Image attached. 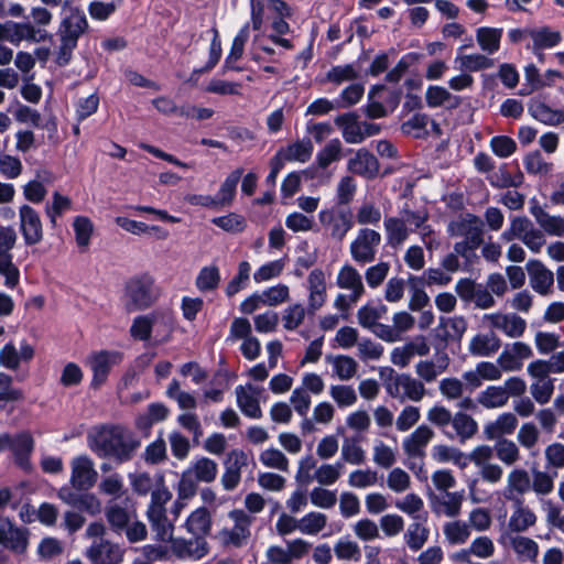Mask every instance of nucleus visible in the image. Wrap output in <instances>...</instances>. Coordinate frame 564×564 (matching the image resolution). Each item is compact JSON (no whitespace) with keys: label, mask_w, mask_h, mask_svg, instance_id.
I'll use <instances>...</instances> for the list:
<instances>
[{"label":"nucleus","mask_w":564,"mask_h":564,"mask_svg":"<svg viewBox=\"0 0 564 564\" xmlns=\"http://www.w3.org/2000/svg\"><path fill=\"white\" fill-rule=\"evenodd\" d=\"M140 446V442L121 426H106L89 436V447L99 456L127 460Z\"/></svg>","instance_id":"obj_1"},{"label":"nucleus","mask_w":564,"mask_h":564,"mask_svg":"<svg viewBox=\"0 0 564 564\" xmlns=\"http://www.w3.org/2000/svg\"><path fill=\"white\" fill-rule=\"evenodd\" d=\"M61 14V45L57 63L65 65L68 63L72 52L77 46L78 39L87 31L88 21L84 11L76 7L70 0L63 2Z\"/></svg>","instance_id":"obj_2"},{"label":"nucleus","mask_w":564,"mask_h":564,"mask_svg":"<svg viewBox=\"0 0 564 564\" xmlns=\"http://www.w3.org/2000/svg\"><path fill=\"white\" fill-rule=\"evenodd\" d=\"M173 330V316L167 310H156L137 316L130 326V335L141 341H166Z\"/></svg>","instance_id":"obj_3"},{"label":"nucleus","mask_w":564,"mask_h":564,"mask_svg":"<svg viewBox=\"0 0 564 564\" xmlns=\"http://www.w3.org/2000/svg\"><path fill=\"white\" fill-rule=\"evenodd\" d=\"M160 297V290L150 274L130 278L123 290L126 307L129 312L147 310Z\"/></svg>","instance_id":"obj_4"},{"label":"nucleus","mask_w":564,"mask_h":564,"mask_svg":"<svg viewBox=\"0 0 564 564\" xmlns=\"http://www.w3.org/2000/svg\"><path fill=\"white\" fill-rule=\"evenodd\" d=\"M218 474V465L215 460L200 456L194 458L182 473L180 491L183 497H194L198 482H213Z\"/></svg>","instance_id":"obj_5"},{"label":"nucleus","mask_w":564,"mask_h":564,"mask_svg":"<svg viewBox=\"0 0 564 564\" xmlns=\"http://www.w3.org/2000/svg\"><path fill=\"white\" fill-rule=\"evenodd\" d=\"M405 101L403 110L406 115H413L405 119L402 124V132L413 138H420L423 133V117L420 113L421 107V79L420 77L405 82Z\"/></svg>","instance_id":"obj_6"},{"label":"nucleus","mask_w":564,"mask_h":564,"mask_svg":"<svg viewBox=\"0 0 564 564\" xmlns=\"http://www.w3.org/2000/svg\"><path fill=\"white\" fill-rule=\"evenodd\" d=\"M17 234L10 226H0V275L4 285L14 289L20 282V270L13 262L11 250L15 246Z\"/></svg>","instance_id":"obj_7"},{"label":"nucleus","mask_w":564,"mask_h":564,"mask_svg":"<svg viewBox=\"0 0 564 564\" xmlns=\"http://www.w3.org/2000/svg\"><path fill=\"white\" fill-rule=\"evenodd\" d=\"M121 354L112 350H99L91 352L87 358V366L89 367L93 378L91 387L99 388L108 379L111 369L121 362Z\"/></svg>","instance_id":"obj_8"},{"label":"nucleus","mask_w":564,"mask_h":564,"mask_svg":"<svg viewBox=\"0 0 564 564\" xmlns=\"http://www.w3.org/2000/svg\"><path fill=\"white\" fill-rule=\"evenodd\" d=\"M20 231L25 245H37L43 239V225L39 213L30 205L19 208Z\"/></svg>","instance_id":"obj_9"},{"label":"nucleus","mask_w":564,"mask_h":564,"mask_svg":"<svg viewBox=\"0 0 564 564\" xmlns=\"http://www.w3.org/2000/svg\"><path fill=\"white\" fill-rule=\"evenodd\" d=\"M70 484L75 489H89L97 481L98 473L94 462L86 455H78L70 460Z\"/></svg>","instance_id":"obj_10"},{"label":"nucleus","mask_w":564,"mask_h":564,"mask_svg":"<svg viewBox=\"0 0 564 564\" xmlns=\"http://www.w3.org/2000/svg\"><path fill=\"white\" fill-rule=\"evenodd\" d=\"M380 241L379 232L371 229H361L350 245L351 257L360 263L372 261Z\"/></svg>","instance_id":"obj_11"},{"label":"nucleus","mask_w":564,"mask_h":564,"mask_svg":"<svg viewBox=\"0 0 564 564\" xmlns=\"http://www.w3.org/2000/svg\"><path fill=\"white\" fill-rule=\"evenodd\" d=\"M43 37L31 23L6 21L0 23V42L19 46L22 41H40Z\"/></svg>","instance_id":"obj_12"},{"label":"nucleus","mask_w":564,"mask_h":564,"mask_svg":"<svg viewBox=\"0 0 564 564\" xmlns=\"http://www.w3.org/2000/svg\"><path fill=\"white\" fill-rule=\"evenodd\" d=\"M91 564H120L124 552L118 545L106 540L93 543L85 552Z\"/></svg>","instance_id":"obj_13"},{"label":"nucleus","mask_w":564,"mask_h":564,"mask_svg":"<svg viewBox=\"0 0 564 564\" xmlns=\"http://www.w3.org/2000/svg\"><path fill=\"white\" fill-rule=\"evenodd\" d=\"M263 393V388L246 384L236 388L237 403L241 412L252 419H259L262 415L260 408V399Z\"/></svg>","instance_id":"obj_14"},{"label":"nucleus","mask_w":564,"mask_h":564,"mask_svg":"<svg viewBox=\"0 0 564 564\" xmlns=\"http://www.w3.org/2000/svg\"><path fill=\"white\" fill-rule=\"evenodd\" d=\"M229 517L235 523L234 528L221 530L219 535L224 543L239 546L245 543L249 536L251 518L242 510H234L229 513Z\"/></svg>","instance_id":"obj_15"},{"label":"nucleus","mask_w":564,"mask_h":564,"mask_svg":"<svg viewBox=\"0 0 564 564\" xmlns=\"http://www.w3.org/2000/svg\"><path fill=\"white\" fill-rule=\"evenodd\" d=\"M386 389L391 397L417 401L423 395L422 386L408 376L390 377Z\"/></svg>","instance_id":"obj_16"},{"label":"nucleus","mask_w":564,"mask_h":564,"mask_svg":"<svg viewBox=\"0 0 564 564\" xmlns=\"http://www.w3.org/2000/svg\"><path fill=\"white\" fill-rule=\"evenodd\" d=\"M171 556L188 560H200L208 553V544L203 538L192 540L176 538L170 545Z\"/></svg>","instance_id":"obj_17"},{"label":"nucleus","mask_w":564,"mask_h":564,"mask_svg":"<svg viewBox=\"0 0 564 564\" xmlns=\"http://www.w3.org/2000/svg\"><path fill=\"white\" fill-rule=\"evenodd\" d=\"M308 308L311 311L319 310L327 297V276L322 269H314L307 275Z\"/></svg>","instance_id":"obj_18"},{"label":"nucleus","mask_w":564,"mask_h":564,"mask_svg":"<svg viewBox=\"0 0 564 564\" xmlns=\"http://www.w3.org/2000/svg\"><path fill=\"white\" fill-rule=\"evenodd\" d=\"M33 356L34 349L28 343H22L20 348H17L13 343H8L0 349V367L17 370L21 364L29 362Z\"/></svg>","instance_id":"obj_19"},{"label":"nucleus","mask_w":564,"mask_h":564,"mask_svg":"<svg viewBox=\"0 0 564 564\" xmlns=\"http://www.w3.org/2000/svg\"><path fill=\"white\" fill-rule=\"evenodd\" d=\"M528 112L536 121L546 126H558L564 122V110L551 108L541 95L529 100Z\"/></svg>","instance_id":"obj_20"},{"label":"nucleus","mask_w":564,"mask_h":564,"mask_svg":"<svg viewBox=\"0 0 564 564\" xmlns=\"http://www.w3.org/2000/svg\"><path fill=\"white\" fill-rule=\"evenodd\" d=\"M527 271L530 276V283L532 289L541 295H546L551 292V288L554 283V275L542 261L538 259H531L527 262Z\"/></svg>","instance_id":"obj_21"},{"label":"nucleus","mask_w":564,"mask_h":564,"mask_svg":"<svg viewBox=\"0 0 564 564\" xmlns=\"http://www.w3.org/2000/svg\"><path fill=\"white\" fill-rule=\"evenodd\" d=\"M393 325L379 327L377 337L387 341L395 343L402 339V335L410 330L414 325V318L406 312H399L393 315Z\"/></svg>","instance_id":"obj_22"},{"label":"nucleus","mask_w":564,"mask_h":564,"mask_svg":"<svg viewBox=\"0 0 564 564\" xmlns=\"http://www.w3.org/2000/svg\"><path fill=\"white\" fill-rule=\"evenodd\" d=\"M387 313V307L380 303H367L357 312L358 324L377 336L379 327H386L379 319Z\"/></svg>","instance_id":"obj_23"},{"label":"nucleus","mask_w":564,"mask_h":564,"mask_svg":"<svg viewBox=\"0 0 564 564\" xmlns=\"http://www.w3.org/2000/svg\"><path fill=\"white\" fill-rule=\"evenodd\" d=\"M336 283L340 289L351 291L350 300L352 303H356L365 291L361 275L350 264L340 268Z\"/></svg>","instance_id":"obj_24"},{"label":"nucleus","mask_w":564,"mask_h":564,"mask_svg":"<svg viewBox=\"0 0 564 564\" xmlns=\"http://www.w3.org/2000/svg\"><path fill=\"white\" fill-rule=\"evenodd\" d=\"M347 167L350 172L368 178L373 177L379 171L377 159L365 149L358 150L349 159Z\"/></svg>","instance_id":"obj_25"},{"label":"nucleus","mask_w":564,"mask_h":564,"mask_svg":"<svg viewBox=\"0 0 564 564\" xmlns=\"http://www.w3.org/2000/svg\"><path fill=\"white\" fill-rule=\"evenodd\" d=\"M325 362L332 367V375L337 377L339 380H350L357 373L358 364L350 356L327 355L325 356Z\"/></svg>","instance_id":"obj_26"},{"label":"nucleus","mask_w":564,"mask_h":564,"mask_svg":"<svg viewBox=\"0 0 564 564\" xmlns=\"http://www.w3.org/2000/svg\"><path fill=\"white\" fill-rule=\"evenodd\" d=\"M491 325L495 328L503 330V333L511 338L522 336L527 327L525 321L517 314L491 315Z\"/></svg>","instance_id":"obj_27"},{"label":"nucleus","mask_w":564,"mask_h":564,"mask_svg":"<svg viewBox=\"0 0 564 564\" xmlns=\"http://www.w3.org/2000/svg\"><path fill=\"white\" fill-rule=\"evenodd\" d=\"M518 425V419L513 413L500 414L495 422H489L484 430L488 440L502 438V435L512 434Z\"/></svg>","instance_id":"obj_28"},{"label":"nucleus","mask_w":564,"mask_h":564,"mask_svg":"<svg viewBox=\"0 0 564 564\" xmlns=\"http://www.w3.org/2000/svg\"><path fill=\"white\" fill-rule=\"evenodd\" d=\"M184 528L187 533L197 538H205L212 528L209 512L205 508L195 509L186 519Z\"/></svg>","instance_id":"obj_29"},{"label":"nucleus","mask_w":564,"mask_h":564,"mask_svg":"<svg viewBox=\"0 0 564 564\" xmlns=\"http://www.w3.org/2000/svg\"><path fill=\"white\" fill-rule=\"evenodd\" d=\"M529 36L532 39V45H528L527 48L531 51L552 48L562 41L561 33L552 30L550 26L531 29L529 30Z\"/></svg>","instance_id":"obj_30"},{"label":"nucleus","mask_w":564,"mask_h":564,"mask_svg":"<svg viewBox=\"0 0 564 564\" xmlns=\"http://www.w3.org/2000/svg\"><path fill=\"white\" fill-rule=\"evenodd\" d=\"M336 126L341 130L344 140L347 143L362 142L360 121L355 113H344L335 118Z\"/></svg>","instance_id":"obj_31"},{"label":"nucleus","mask_w":564,"mask_h":564,"mask_svg":"<svg viewBox=\"0 0 564 564\" xmlns=\"http://www.w3.org/2000/svg\"><path fill=\"white\" fill-rule=\"evenodd\" d=\"M521 499H516V510L509 519L508 527L512 532H524L536 522V516L528 508L523 507Z\"/></svg>","instance_id":"obj_32"},{"label":"nucleus","mask_w":564,"mask_h":564,"mask_svg":"<svg viewBox=\"0 0 564 564\" xmlns=\"http://www.w3.org/2000/svg\"><path fill=\"white\" fill-rule=\"evenodd\" d=\"M447 500L438 499L437 496L429 489L432 510L436 513H444L447 517H456L462 507V496L457 492H446Z\"/></svg>","instance_id":"obj_33"},{"label":"nucleus","mask_w":564,"mask_h":564,"mask_svg":"<svg viewBox=\"0 0 564 564\" xmlns=\"http://www.w3.org/2000/svg\"><path fill=\"white\" fill-rule=\"evenodd\" d=\"M467 328L464 317L448 318L446 322L442 319L441 325L436 328V337L441 339L443 348L446 347L448 339H460Z\"/></svg>","instance_id":"obj_34"},{"label":"nucleus","mask_w":564,"mask_h":564,"mask_svg":"<svg viewBox=\"0 0 564 564\" xmlns=\"http://www.w3.org/2000/svg\"><path fill=\"white\" fill-rule=\"evenodd\" d=\"M285 162H307L313 154V144L310 140L296 141L278 152Z\"/></svg>","instance_id":"obj_35"},{"label":"nucleus","mask_w":564,"mask_h":564,"mask_svg":"<svg viewBox=\"0 0 564 564\" xmlns=\"http://www.w3.org/2000/svg\"><path fill=\"white\" fill-rule=\"evenodd\" d=\"M115 223L117 224V226H119L127 232L135 235V236L155 232L159 235L160 238L164 239L167 237V232L162 230L158 226H148L147 224H144L142 221L133 220V219H130L127 217L119 216L115 219Z\"/></svg>","instance_id":"obj_36"},{"label":"nucleus","mask_w":564,"mask_h":564,"mask_svg":"<svg viewBox=\"0 0 564 564\" xmlns=\"http://www.w3.org/2000/svg\"><path fill=\"white\" fill-rule=\"evenodd\" d=\"M502 29L481 26L477 29L476 39L482 51L494 54L500 47Z\"/></svg>","instance_id":"obj_37"},{"label":"nucleus","mask_w":564,"mask_h":564,"mask_svg":"<svg viewBox=\"0 0 564 564\" xmlns=\"http://www.w3.org/2000/svg\"><path fill=\"white\" fill-rule=\"evenodd\" d=\"M334 553L338 561L358 562L361 557L359 544L349 536H343L334 543Z\"/></svg>","instance_id":"obj_38"},{"label":"nucleus","mask_w":564,"mask_h":564,"mask_svg":"<svg viewBox=\"0 0 564 564\" xmlns=\"http://www.w3.org/2000/svg\"><path fill=\"white\" fill-rule=\"evenodd\" d=\"M501 346L500 339L495 335H476L469 345V350L475 356H490Z\"/></svg>","instance_id":"obj_39"},{"label":"nucleus","mask_w":564,"mask_h":564,"mask_svg":"<svg viewBox=\"0 0 564 564\" xmlns=\"http://www.w3.org/2000/svg\"><path fill=\"white\" fill-rule=\"evenodd\" d=\"M241 175H242V171L236 170V171L231 172L226 177V180L223 182V184L220 185L219 192H218L217 196L215 197L218 207L228 206L232 202L235 193H236V187H237L239 180L241 178Z\"/></svg>","instance_id":"obj_40"},{"label":"nucleus","mask_w":564,"mask_h":564,"mask_svg":"<svg viewBox=\"0 0 564 564\" xmlns=\"http://www.w3.org/2000/svg\"><path fill=\"white\" fill-rule=\"evenodd\" d=\"M508 392L503 387L489 386L478 395V402L486 409L503 406L508 402Z\"/></svg>","instance_id":"obj_41"},{"label":"nucleus","mask_w":564,"mask_h":564,"mask_svg":"<svg viewBox=\"0 0 564 564\" xmlns=\"http://www.w3.org/2000/svg\"><path fill=\"white\" fill-rule=\"evenodd\" d=\"M249 39V25H243L232 41L230 52L225 61V69H238L236 62L242 56L245 44Z\"/></svg>","instance_id":"obj_42"},{"label":"nucleus","mask_w":564,"mask_h":564,"mask_svg":"<svg viewBox=\"0 0 564 564\" xmlns=\"http://www.w3.org/2000/svg\"><path fill=\"white\" fill-rule=\"evenodd\" d=\"M327 524L326 514L312 511L300 519V532L306 535H317Z\"/></svg>","instance_id":"obj_43"},{"label":"nucleus","mask_w":564,"mask_h":564,"mask_svg":"<svg viewBox=\"0 0 564 564\" xmlns=\"http://www.w3.org/2000/svg\"><path fill=\"white\" fill-rule=\"evenodd\" d=\"M511 545L521 560L536 561L539 555L538 543L527 536L516 535L511 539Z\"/></svg>","instance_id":"obj_44"},{"label":"nucleus","mask_w":564,"mask_h":564,"mask_svg":"<svg viewBox=\"0 0 564 564\" xmlns=\"http://www.w3.org/2000/svg\"><path fill=\"white\" fill-rule=\"evenodd\" d=\"M73 228L77 246L83 250L87 249L94 232L91 220L87 217L78 216L73 221Z\"/></svg>","instance_id":"obj_45"},{"label":"nucleus","mask_w":564,"mask_h":564,"mask_svg":"<svg viewBox=\"0 0 564 564\" xmlns=\"http://www.w3.org/2000/svg\"><path fill=\"white\" fill-rule=\"evenodd\" d=\"M341 458L350 465H360L366 459V453L357 438H346L341 445Z\"/></svg>","instance_id":"obj_46"},{"label":"nucleus","mask_w":564,"mask_h":564,"mask_svg":"<svg viewBox=\"0 0 564 564\" xmlns=\"http://www.w3.org/2000/svg\"><path fill=\"white\" fill-rule=\"evenodd\" d=\"M220 282V271L216 265H206L200 269L195 284L199 291L215 290Z\"/></svg>","instance_id":"obj_47"},{"label":"nucleus","mask_w":564,"mask_h":564,"mask_svg":"<svg viewBox=\"0 0 564 564\" xmlns=\"http://www.w3.org/2000/svg\"><path fill=\"white\" fill-rule=\"evenodd\" d=\"M343 464H323L315 469L314 480L321 486L334 485L341 476Z\"/></svg>","instance_id":"obj_48"},{"label":"nucleus","mask_w":564,"mask_h":564,"mask_svg":"<svg viewBox=\"0 0 564 564\" xmlns=\"http://www.w3.org/2000/svg\"><path fill=\"white\" fill-rule=\"evenodd\" d=\"M251 265L248 261H241L238 264V272L235 278L227 284L226 295L231 297L241 290L246 289L250 279Z\"/></svg>","instance_id":"obj_49"},{"label":"nucleus","mask_w":564,"mask_h":564,"mask_svg":"<svg viewBox=\"0 0 564 564\" xmlns=\"http://www.w3.org/2000/svg\"><path fill=\"white\" fill-rule=\"evenodd\" d=\"M372 452V459L380 467L389 468L397 460V448L384 444L382 441L375 442Z\"/></svg>","instance_id":"obj_50"},{"label":"nucleus","mask_w":564,"mask_h":564,"mask_svg":"<svg viewBox=\"0 0 564 564\" xmlns=\"http://www.w3.org/2000/svg\"><path fill=\"white\" fill-rule=\"evenodd\" d=\"M285 226L293 232H307L315 229L314 216L293 212L285 218Z\"/></svg>","instance_id":"obj_51"},{"label":"nucleus","mask_w":564,"mask_h":564,"mask_svg":"<svg viewBox=\"0 0 564 564\" xmlns=\"http://www.w3.org/2000/svg\"><path fill=\"white\" fill-rule=\"evenodd\" d=\"M259 460L268 468H274L282 471H286L289 469V459L281 451L274 447H270L261 452Z\"/></svg>","instance_id":"obj_52"},{"label":"nucleus","mask_w":564,"mask_h":564,"mask_svg":"<svg viewBox=\"0 0 564 564\" xmlns=\"http://www.w3.org/2000/svg\"><path fill=\"white\" fill-rule=\"evenodd\" d=\"M329 395L340 408L352 406L357 402V394L352 387L334 384L329 388Z\"/></svg>","instance_id":"obj_53"},{"label":"nucleus","mask_w":564,"mask_h":564,"mask_svg":"<svg viewBox=\"0 0 564 564\" xmlns=\"http://www.w3.org/2000/svg\"><path fill=\"white\" fill-rule=\"evenodd\" d=\"M386 93L383 86L373 87L369 93V101L366 107V113L370 118H381L388 113V109L381 102L382 95Z\"/></svg>","instance_id":"obj_54"},{"label":"nucleus","mask_w":564,"mask_h":564,"mask_svg":"<svg viewBox=\"0 0 564 564\" xmlns=\"http://www.w3.org/2000/svg\"><path fill=\"white\" fill-rule=\"evenodd\" d=\"M422 354H423V349L420 345L410 343V344L403 345L401 347H395L391 351V361L395 366L404 367L410 362V360L414 356L422 355Z\"/></svg>","instance_id":"obj_55"},{"label":"nucleus","mask_w":564,"mask_h":564,"mask_svg":"<svg viewBox=\"0 0 564 564\" xmlns=\"http://www.w3.org/2000/svg\"><path fill=\"white\" fill-rule=\"evenodd\" d=\"M4 546L17 552H22L26 547V535L23 530L12 525L10 522L4 525Z\"/></svg>","instance_id":"obj_56"},{"label":"nucleus","mask_w":564,"mask_h":564,"mask_svg":"<svg viewBox=\"0 0 564 564\" xmlns=\"http://www.w3.org/2000/svg\"><path fill=\"white\" fill-rule=\"evenodd\" d=\"M285 261L283 259L273 260L260 265L253 273V280L262 283L279 276L284 270Z\"/></svg>","instance_id":"obj_57"},{"label":"nucleus","mask_w":564,"mask_h":564,"mask_svg":"<svg viewBox=\"0 0 564 564\" xmlns=\"http://www.w3.org/2000/svg\"><path fill=\"white\" fill-rule=\"evenodd\" d=\"M452 424L462 438L471 437L478 430L477 422L470 415L463 412L455 414Z\"/></svg>","instance_id":"obj_58"},{"label":"nucleus","mask_w":564,"mask_h":564,"mask_svg":"<svg viewBox=\"0 0 564 564\" xmlns=\"http://www.w3.org/2000/svg\"><path fill=\"white\" fill-rule=\"evenodd\" d=\"M523 165L529 174H547L552 170V163L543 160L539 150L528 153L523 159Z\"/></svg>","instance_id":"obj_59"},{"label":"nucleus","mask_w":564,"mask_h":564,"mask_svg":"<svg viewBox=\"0 0 564 564\" xmlns=\"http://www.w3.org/2000/svg\"><path fill=\"white\" fill-rule=\"evenodd\" d=\"M378 481V474L371 469H357L349 474L348 485L354 488L364 489L375 486Z\"/></svg>","instance_id":"obj_60"},{"label":"nucleus","mask_w":564,"mask_h":564,"mask_svg":"<svg viewBox=\"0 0 564 564\" xmlns=\"http://www.w3.org/2000/svg\"><path fill=\"white\" fill-rule=\"evenodd\" d=\"M496 454L497 457L507 465H512L519 459V448L514 442L508 438H497Z\"/></svg>","instance_id":"obj_61"},{"label":"nucleus","mask_w":564,"mask_h":564,"mask_svg":"<svg viewBox=\"0 0 564 564\" xmlns=\"http://www.w3.org/2000/svg\"><path fill=\"white\" fill-rule=\"evenodd\" d=\"M263 305L276 306L289 300L290 290L285 284H278L261 292Z\"/></svg>","instance_id":"obj_62"},{"label":"nucleus","mask_w":564,"mask_h":564,"mask_svg":"<svg viewBox=\"0 0 564 564\" xmlns=\"http://www.w3.org/2000/svg\"><path fill=\"white\" fill-rule=\"evenodd\" d=\"M167 414L169 410L164 404L153 403L149 406L147 415L137 419V425L140 429H148L153 423L165 420Z\"/></svg>","instance_id":"obj_63"},{"label":"nucleus","mask_w":564,"mask_h":564,"mask_svg":"<svg viewBox=\"0 0 564 564\" xmlns=\"http://www.w3.org/2000/svg\"><path fill=\"white\" fill-rule=\"evenodd\" d=\"M355 535L361 541H372L379 538L380 532L377 523L368 518H364L354 523Z\"/></svg>","instance_id":"obj_64"}]
</instances>
